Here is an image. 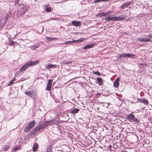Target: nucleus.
I'll use <instances>...</instances> for the list:
<instances>
[{
    "instance_id": "obj_17",
    "label": "nucleus",
    "mask_w": 152,
    "mask_h": 152,
    "mask_svg": "<svg viewBox=\"0 0 152 152\" xmlns=\"http://www.w3.org/2000/svg\"><path fill=\"white\" fill-rule=\"evenodd\" d=\"M98 82L99 83L100 85L103 84V81L102 79L100 77H98L97 78Z\"/></svg>"
},
{
    "instance_id": "obj_37",
    "label": "nucleus",
    "mask_w": 152,
    "mask_h": 152,
    "mask_svg": "<svg viewBox=\"0 0 152 152\" xmlns=\"http://www.w3.org/2000/svg\"><path fill=\"white\" fill-rule=\"evenodd\" d=\"M13 82V80H11L9 84H8V86H10V85L12 84Z\"/></svg>"
},
{
    "instance_id": "obj_15",
    "label": "nucleus",
    "mask_w": 152,
    "mask_h": 152,
    "mask_svg": "<svg viewBox=\"0 0 152 152\" xmlns=\"http://www.w3.org/2000/svg\"><path fill=\"white\" fill-rule=\"evenodd\" d=\"M43 125L44 126V127L49 125L52 124V121H46L43 122Z\"/></svg>"
},
{
    "instance_id": "obj_25",
    "label": "nucleus",
    "mask_w": 152,
    "mask_h": 152,
    "mask_svg": "<svg viewBox=\"0 0 152 152\" xmlns=\"http://www.w3.org/2000/svg\"><path fill=\"white\" fill-rule=\"evenodd\" d=\"M59 122L58 121H55L53 122H52V124L54 125L58 124L59 123Z\"/></svg>"
},
{
    "instance_id": "obj_23",
    "label": "nucleus",
    "mask_w": 152,
    "mask_h": 152,
    "mask_svg": "<svg viewBox=\"0 0 152 152\" xmlns=\"http://www.w3.org/2000/svg\"><path fill=\"white\" fill-rule=\"evenodd\" d=\"M108 0H94V3H96L100 2L108 1Z\"/></svg>"
},
{
    "instance_id": "obj_5",
    "label": "nucleus",
    "mask_w": 152,
    "mask_h": 152,
    "mask_svg": "<svg viewBox=\"0 0 152 152\" xmlns=\"http://www.w3.org/2000/svg\"><path fill=\"white\" fill-rule=\"evenodd\" d=\"M138 101L140 103H142L145 104L147 105L148 104V100L146 99L145 98H139L138 99Z\"/></svg>"
},
{
    "instance_id": "obj_44",
    "label": "nucleus",
    "mask_w": 152,
    "mask_h": 152,
    "mask_svg": "<svg viewBox=\"0 0 152 152\" xmlns=\"http://www.w3.org/2000/svg\"><path fill=\"white\" fill-rule=\"evenodd\" d=\"M66 64H69V63L68 62H66Z\"/></svg>"
},
{
    "instance_id": "obj_12",
    "label": "nucleus",
    "mask_w": 152,
    "mask_h": 152,
    "mask_svg": "<svg viewBox=\"0 0 152 152\" xmlns=\"http://www.w3.org/2000/svg\"><path fill=\"white\" fill-rule=\"evenodd\" d=\"M25 94L28 95V96H29L30 97H33L34 95L33 94H34L33 93V91H26L25 92Z\"/></svg>"
},
{
    "instance_id": "obj_14",
    "label": "nucleus",
    "mask_w": 152,
    "mask_h": 152,
    "mask_svg": "<svg viewBox=\"0 0 152 152\" xmlns=\"http://www.w3.org/2000/svg\"><path fill=\"white\" fill-rule=\"evenodd\" d=\"M72 23L73 25L77 26H79L81 25L80 22V21H77L74 20L72 21Z\"/></svg>"
},
{
    "instance_id": "obj_29",
    "label": "nucleus",
    "mask_w": 152,
    "mask_h": 152,
    "mask_svg": "<svg viewBox=\"0 0 152 152\" xmlns=\"http://www.w3.org/2000/svg\"><path fill=\"white\" fill-rule=\"evenodd\" d=\"M94 73L97 75H100L101 74L98 71H95L94 72Z\"/></svg>"
},
{
    "instance_id": "obj_9",
    "label": "nucleus",
    "mask_w": 152,
    "mask_h": 152,
    "mask_svg": "<svg viewBox=\"0 0 152 152\" xmlns=\"http://www.w3.org/2000/svg\"><path fill=\"white\" fill-rule=\"evenodd\" d=\"M44 127V126L43 125V124L42 123L40 125H39L36 128H35L34 130H35L36 131H39L43 129Z\"/></svg>"
},
{
    "instance_id": "obj_1",
    "label": "nucleus",
    "mask_w": 152,
    "mask_h": 152,
    "mask_svg": "<svg viewBox=\"0 0 152 152\" xmlns=\"http://www.w3.org/2000/svg\"><path fill=\"white\" fill-rule=\"evenodd\" d=\"M39 63V61L38 60L34 61H29L21 66L20 69V71L21 72H23L30 66L36 65L38 64Z\"/></svg>"
},
{
    "instance_id": "obj_31",
    "label": "nucleus",
    "mask_w": 152,
    "mask_h": 152,
    "mask_svg": "<svg viewBox=\"0 0 152 152\" xmlns=\"http://www.w3.org/2000/svg\"><path fill=\"white\" fill-rule=\"evenodd\" d=\"M97 16H99L100 17H101L102 16H103V15H102V13H98L97 15Z\"/></svg>"
},
{
    "instance_id": "obj_7",
    "label": "nucleus",
    "mask_w": 152,
    "mask_h": 152,
    "mask_svg": "<svg viewBox=\"0 0 152 152\" xmlns=\"http://www.w3.org/2000/svg\"><path fill=\"white\" fill-rule=\"evenodd\" d=\"M53 82L52 79L49 80L48 81V84L47 85L46 90L50 91L51 90V86Z\"/></svg>"
},
{
    "instance_id": "obj_22",
    "label": "nucleus",
    "mask_w": 152,
    "mask_h": 152,
    "mask_svg": "<svg viewBox=\"0 0 152 152\" xmlns=\"http://www.w3.org/2000/svg\"><path fill=\"white\" fill-rule=\"evenodd\" d=\"M11 37H9L8 39L9 41H10V42H9V43H8V45L10 46L13 45H14L15 44V42L14 41H10V40L11 39Z\"/></svg>"
},
{
    "instance_id": "obj_6",
    "label": "nucleus",
    "mask_w": 152,
    "mask_h": 152,
    "mask_svg": "<svg viewBox=\"0 0 152 152\" xmlns=\"http://www.w3.org/2000/svg\"><path fill=\"white\" fill-rule=\"evenodd\" d=\"M137 40L140 41L141 42H149L151 41L150 39L149 38H147V37H145V38L142 37H140L139 38H137Z\"/></svg>"
},
{
    "instance_id": "obj_41",
    "label": "nucleus",
    "mask_w": 152,
    "mask_h": 152,
    "mask_svg": "<svg viewBox=\"0 0 152 152\" xmlns=\"http://www.w3.org/2000/svg\"><path fill=\"white\" fill-rule=\"evenodd\" d=\"M102 15H103V16H104L106 15L105 14V12H102Z\"/></svg>"
},
{
    "instance_id": "obj_34",
    "label": "nucleus",
    "mask_w": 152,
    "mask_h": 152,
    "mask_svg": "<svg viewBox=\"0 0 152 152\" xmlns=\"http://www.w3.org/2000/svg\"><path fill=\"white\" fill-rule=\"evenodd\" d=\"M84 39L83 38H81L79 39V42H83L84 40Z\"/></svg>"
},
{
    "instance_id": "obj_39",
    "label": "nucleus",
    "mask_w": 152,
    "mask_h": 152,
    "mask_svg": "<svg viewBox=\"0 0 152 152\" xmlns=\"http://www.w3.org/2000/svg\"><path fill=\"white\" fill-rule=\"evenodd\" d=\"M50 66L51 68H52L53 67L55 66H56V65L50 64Z\"/></svg>"
},
{
    "instance_id": "obj_8",
    "label": "nucleus",
    "mask_w": 152,
    "mask_h": 152,
    "mask_svg": "<svg viewBox=\"0 0 152 152\" xmlns=\"http://www.w3.org/2000/svg\"><path fill=\"white\" fill-rule=\"evenodd\" d=\"M122 57H129L132 58H134V57L135 56L134 54H132L130 53H124L122 54Z\"/></svg>"
},
{
    "instance_id": "obj_35",
    "label": "nucleus",
    "mask_w": 152,
    "mask_h": 152,
    "mask_svg": "<svg viewBox=\"0 0 152 152\" xmlns=\"http://www.w3.org/2000/svg\"><path fill=\"white\" fill-rule=\"evenodd\" d=\"M3 24L0 21V27H3Z\"/></svg>"
},
{
    "instance_id": "obj_21",
    "label": "nucleus",
    "mask_w": 152,
    "mask_h": 152,
    "mask_svg": "<svg viewBox=\"0 0 152 152\" xmlns=\"http://www.w3.org/2000/svg\"><path fill=\"white\" fill-rule=\"evenodd\" d=\"M79 110L78 109H75L72 110L71 111V113L72 114H75V113H77L79 111Z\"/></svg>"
},
{
    "instance_id": "obj_18",
    "label": "nucleus",
    "mask_w": 152,
    "mask_h": 152,
    "mask_svg": "<svg viewBox=\"0 0 152 152\" xmlns=\"http://www.w3.org/2000/svg\"><path fill=\"white\" fill-rule=\"evenodd\" d=\"M52 146L51 145H50L47 148L46 151L45 152H51Z\"/></svg>"
},
{
    "instance_id": "obj_32",
    "label": "nucleus",
    "mask_w": 152,
    "mask_h": 152,
    "mask_svg": "<svg viewBox=\"0 0 152 152\" xmlns=\"http://www.w3.org/2000/svg\"><path fill=\"white\" fill-rule=\"evenodd\" d=\"M72 42L73 43H75V42H79V39L77 40H73L72 41Z\"/></svg>"
},
{
    "instance_id": "obj_4",
    "label": "nucleus",
    "mask_w": 152,
    "mask_h": 152,
    "mask_svg": "<svg viewBox=\"0 0 152 152\" xmlns=\"http://www.w3.org/2000/svg\"><path fill=\"white\" fill-rule=\"evenodd\" d=\"M20 11L21 12V13L24 14L27 11L26 6L24 4H21L20 8Z\"/></svg>"
},
{
    "instance_id": "obj_19",
    "label": "nucleus",
    "mask_w": 152,
    "mask_h": 152,
    "mask_svg": "<svg viewBox=\"0 0 152 152\" xmlns=\"http://www.w3.org/2000/svg\"><path fill=\"white\" fill-rule=\"evenodd\" d=\"M31 129L28 126H26L24 128V132H27L29 131Z\"/></svg>"
},
{
    "instance_id": "obj_2",
    "label": "nucleus",
    "mask_w": 152,
    "mask_h": 152,
    "mask_svg": "<svg viewBox=\"0 0 152 152\" xmlns=\"http://www.w3.org/2000/svg\"><path fill=\"white\" fill-rule=\"evenodd\" d=\"M124 17L122 16H119L118 17H113L112 16H110L108 17H105L104 18L107 21H119L120 20H123L124 19Z\"/></svg>"
},
{
    "instance_id": "obj_33",
    "label": "nucleus",
    "mask_w": 152,
    "mask_h": 152,
    "mask_svg": "<svg viewBox=\"0 0 152 152\" xmlns=\"http://www.w3.org/2000/svg\"><path fill=\"white\" fill-rule=\"evenodd\" d=\"M19 0H15V5H16L18 3Z\"/></svg>"
},
{
    "instance_id": "obj_43",
    "label": "nucleus",
    "mask_w": 152,
    "mask_h": 152,
    "mask_svg": "<svg viewBox=\"0 0 152 152\" xmlns=\"http://www.w3.org/2000/svg\"><path fill=\"white\" fill-rule=\"evenodd\" d=\"M12 80H13V81L14 82V81H15V77H14L13 79H12Z\"/></svg>"
},
{
    "instance_id": "obj_24",
    "label": "nucleus",
    "mask_w": 152,
    "mask_h": 152,
    "mask_svg": "<svg viewBox=\"0 0 152 152\" xmlns=\"http://www.w3.org/2000/svg\"><path fill=\"white\" fill-rule=\"evenodd\" d=\"M56 38H52L50 37H47L46 38V40H47L48 41H52L53 40H55V39H56Z\"/></svg>"
},
{
    "instance_id": "obj_11",
    "label": "nucleus",
    "mask_w": 152,
    "mask_h": 152,
    "mask_svg": "<svg viewBox=\"0 0 152 152\" xmlns=\"http://www.w3.org/2000/svg\"><path fill=\"white\" fill-rule=\"evenodd\" d=\"M131 4V2H129L127 3H125L123 4L121 6L119 7L120 8H122L124 9L125 7L129 6Z\"/></svg>"
},
{
    "instance_id": "obj_36",
    "label": "nucleus",
    "mask_w": 152,
    "mask_h": 152,
    "mask_svg": "<svg viewBox=\"0 0 152 152\" xmlns=\"http://www.w3.org/2000/svg\"><path fill=\"white\" fill-rule=\"evenodd\" d=\"M122 57V54L121 55L119 56L117 58H118L119 59H121V57Z\"/></svg>"
},
{
    "instance_id": "obj_20",
    "label": "nucleus",
    "mask_w": 152,
    "mask_h": 152,
    "mask_svg": "<svg viewBox=\"0 0 152 152\" xmlns=\"http://www.w3.org/2000/svg\"><path fill=\"white\" fill-rule=\"evenodd\" d=\"M38 148V144L37 143L33 145V151H35Z\"/></svg>"
},
{
    "instance_id": "obj_30",
    "label": "nucleus",
    "mask_w": 152,
    "mask_h": 152,
    "mask_svg": "<svg viewBox=\"0 0 152 152\" xmlns=\"http://www.w3.org/2000/svg\"><path fill=\"white\" fill-rule=\"evenodd\" d=\"M19 148H20V147H19L18 146V147H15L13 148V151H17L18 149H19Z\"/></svg>"
},
{
    "instance_id": "obj_38",
    "label": "nucleus",
    "mask_w": 152,
    "mask_h": 152,
    "mask_svg": "<svg viewBox=\"0 0 152 152\" xmlns=\"http://www.w3.org/2000/svg\"><path fill=\"white\" fill-rule=\"evenodd\" d=\"M71 42H72V41H67L66 42H65L64 44H66V43L67 44H69V43H71Z\"/></svg>"
},
{
    "instance_id": "obj_3",
    "label": "nucleus",
    "mask_w": 152,
    "mask_h": 152,
    "mask_svg": "<svg viewBox=\"0 0 152 152\" xmlns=\"http://www.w3.org/2000/svg\"><path fill=\"white\" fill-rule=\"evenodd\" d=\"M127 119L131 121H133L136 122H139V120L136 118L134 115L132 113L129 114L127 117Z\"/></svg>"
},
{
    "instance_id": "obj_13",
    "label": "nucleus",
    "mask_w": 152,
    "mask_h": 152,
    "mask_svg": "<svg viewBox=\"0 0 152 152\" xmlns=\"http://www.w3.org/2000/svg\"><path fill=\"white\" fill-rule=\"evenodd\" d=\"M35 124V121H32L28 124V126L31 129L34 126Z\"/></svg>"
},
{
    "instance_id": "obj_40",
    "label": "nucleus",
    "mask_w": 152,
    "mask_h": 152,
    "mask_svg": "<svg viewBox=\"0 0 152 152\" xmlns=\"http://www.w3.org/2000/svg\"><path fill=\"white\" fill-rule=\"evenodd\" d=\"M47 69H49V68H51L50 67V64H48V65H47Z\"/></svg>"
},
{
    "instance_id": "obj_28",
    "label": "nucleus",
    "mask_w": 152,
    "mask_h": 152,
    "mask_svg": "<svg viewBox=\"0 0 152 152\" xmlns=\"http://www.w3.org/2000/svg\"><path fill=\"white\" fill-rule=\"evenodd\" d=\"M51 10V8L50 7H48L46 8V11L47 12H50Z\"/></svg>"
},
{
    "instance_id": "obj_27",
    "label": "nucleus",
    "mask_w": 152,
    "mask_h": 152,
    "mask_svg": "<svg viewBox=\"0 0 152 152\" xmlns=\"http://www.w3.org/2000/svg\"><path fill=\"white\" fill-rule=\"evenodd\" d=\"M38 44H37V45H35L33 46H31V47H32L33 49H35V48H38L39 47Z\"/></svg>"
},
{
    "instance_id": "obj_26",
    "label": "nucleus",
    "mask_w": 152,
    "mask_h": 152,
    "mask_svg": "<svg viewBox=\"0 0 152 152\" xmlns=\"http://www.w3.org/2000/svg\"><path fill=\"white\" fill-rule=\"evenodd\" d=\"M112 13V12L110 11L107 12H105L106 15L108 16V15L111 14Z\"/></svg>"
},
{
    "instance_id": "obj_16",
    "label": "nucleus",
    "mask_w": 152,
    "mask_h": 152,
    "mask_svg": "<svg viewBox=\"0 0 152 152\" xmlns=\"http://www.w3.org/2000/svg\"><path fill=\"white\" fill-rule=\"evenodd\" d=\"M94 45V44H90L88 45H87L83 48V49L84 50L90 48L92 47Z\"/></svg>"
},
{
    "instance_id": "obj_42",
    "label": "nucleus",
    "mask_w": 152,
    "mask_h": 152,
    "mask_svg": "<svg viewBox=\"0 0 152 152\" xmlns=\"http://www.w3.org/2000/svg\"><path fill=\"white\" fill-rule=\"evenodd\" d=\"M149 36L151 38H152V35H149Z\"/></svg>"
},
{
    "instance_id": "obj_10",
    "label": "nucleus",
    "mask_w": 152,
    "mask_h": 152,
    "mask_svg": "<svg viewBox=\"0 0 152 152\" xmlns=\"http://www.w3.org/2000/svg\"><path fill=\"white\" fill-rule=\"evenodd\" d=\"M120 81V79L117 78L115 81L114 82L113 85L115 87L118 88L119 85V82Z\"/></svg>"
}]
</instances>
